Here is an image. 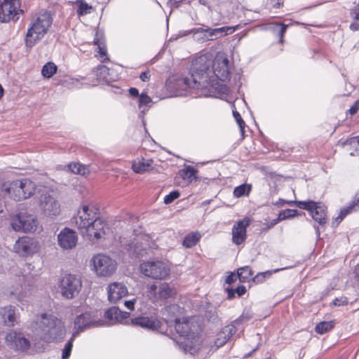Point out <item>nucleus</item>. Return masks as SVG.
Returning <instances> with one entry per match:
<instances>
[{
	"instance_id": "nucleus-1",
	"label": "nucleus",
	"mask_w": 359,
	"mask_h": 359,
	"mask_svg": "<svg viewBox=\"0 0 359 359\" xmlns=\"http://www.w3.org/2000/svg\"><path fill=\"white\" fill-rule=\"evenodd\" d=\"M229 79V61L224 53H218L214 60L210 54H203L192 62L190 76L178 79L177 85L187 91L189 88H206L217 84L218 80Z\"/></svg>"
},
{
	"instance_id": "nucleus-2",
	"label": "nucleus",
	"mask_w": 359,
	"mask_h": 359,
	"mask_svg": "<svg viewBox=\"0 0 359 359\" xmlns=\"http://www.w3.org/2000/svg\"><path fill=\"white\" fill-rule=\"evenodd\" d=\"M53 23V18L48 12L37 14L32 20L27 31L25 44L32 48L47 34Z\"/></svg>"
},
{
	"instance_id": "nucleus-3",
	"label": "nucleus",
	"mask_w": 359,
	"mask_h": 359,
	"mask_svg": "<svg viewBox=\"0 0 359 359\" xmlns=\"http://www.w3.org/2000/svg\"><path fill=\"white\" fill-rule=\"evenodd\" d=\"M36 191V184L30 179L22 178L2 184L1 192L4 197L21 201L30 198Z\"/></svg>"
},
{
	"instance_id": "nucleus-4",
	"label": "nucleus",
	"mask_w": 359,
	"mask_h": 359,
	"mask_svg": "<svg viewBox=\"0 0 359 359\" xmlns=\"http://www.w3.org/2000/svg\"><path fill=\"white\" fill-rule=\"evenodd\" d=\"M40 327L43 332L41 338L46 342L57 340L59 338L63 337L65 334L62 322L51 315L41 314Z\"/></svg>"
},
{
	"instance_id": "nucleus-5",
	"label": "nucleus",
	"mask_w": 359,
	"mask_h": 359,
	"mask_svg": "<svg viewBox=\"0 0 359 359\" xmlns=\"http://www.w3.org/2000/svg\"><path fill=\"white\" fill-rule=\"evenodd\" d=\"M91 270L98 277H109L116 271V261L110 256L98 253L90 260Z\"/></svg>"
},
{
	"instance_id": "nucleus-6",
	"label": "nucleus",
	"mask_w": 359,
	"mask_h": 359,
	"mask_svg": "<svg viewBox=\"0 0 359 359\" xmlns=\"http://www.w3.org/2000/svg\"><path fill=\"white\" fill-rule=\"evenodd\" d=\"M140 270L144 276L155 280L165 279L170 273L168 265L161 260L143 262L140 265Z\"/></svg>"
},
{
	"instance_id": "nucleus-7",
	"label": "nucleus",
	"mask_w": 359,
	"mask_h": 359,
	"mask_svg": "<svg viewBox=\"0 0 359 359\" xmlns=\"http://www.w3.org/2000/svg\"><path fill=\"white\" fill-rule=\"evenodd\" d=\"M62 296L72 299L79 294L82 287V281L79 276L66 273L61 277L58 283Z\"/></svg>"
},
{
	"instance_id": "nucleus-8",
	"label": "nucleus",
	"mask_w": 359,
	"mask_h": 359,
	"mask_svg": "<svg viewBox=\"0 0 359 359\" xmlns=\"http://www.w3.org/2000/svg\"><path fill=\"white\" fill-rule=\"evenodd\" d=\"M295 205L300 209L307 210L311 217L320 225L327 223V207L322 202L311 200L295 201Z\"/></svg>"
},
{
	"instance_id": "nucleus-9",
	"label": "nucleus",
	"mask_w": 359,
	"mask_h": 359,
	"mask_svg": "<svg viewBox=\"0 0 359 359\" xmlns=\"http://www.w3.org/2000/svg\"><path fill=\"white\" fill-rule=\"evenodd\" d=\"M11 224L16 231L34 232L37 229L38 220L34 215L20 212L12 217Z\"/></svg>"
},
{
	"instance_id": "nucleus-10",
	"label": "nucleus",
	"mask_w": 359,
	"mask_h": 359,
	"mask_svg": "<svg viewBox=\"0 0 359 359\" xmlns=\"http://www.w3.org/2000/svg\"><path fill=\"white\" fill-rule=\"evenodd\" d=\"M156 243L149 235L144 234L135 238L128 245V251L132 255L139 257L148 254L151 249L156 248Z\"/></svg>"
},
{
	"instance_id": "nucleus-11",
	"label": "nucleus",
	"mask_w": 359,
	"mask_h": 359,
	"mask_svg": "<svg viewBox=\"0 0 359 359\" xmlns=\"http://www.w3.org/2000/svg\"><path fill=\"white\" fill-rule=\"evenodd\" d=\"M20 6L21 0H4L0 4V22H8L11 20H18L19 14L23 13Z\"/></svg>"
},
{
	"instance_id": "nucleus-12",
	"label": "nucleus",
	"mask_w": 359,
	"mask_h": 359,
	"mask_svg": "<svg viewBox=\"0 0 359 359\" xmlns=\"http://www.w3.org/2000/svg\"><path fill=\"white\" fill-rule=\"evenodd\" d=\"M100 210L93 205H83L78 211V216L75 218L76 224L79 229L89 226L93 222L100 218Z\"/></svg>"
},
{
	"instance_id": "nucleus-13",
	"label": "nucleus",
	"mask_w": 359,
	"mask_h": 359,
	"mask_svg": "<svg viewBox=\"0 0 359 359\" xmlns=\"http://www.w3.org/2000/svg\"><path fill=\"white\" fill-rule=\"evenodd\" d=\"M74 328L76 333L83 332L86 329L103 326V320H97L94 312H85L76 316L74 320Z\"/></svg>"
},
{
	"instance_id": "nucleus-14",
	"label": "nucleus",
	"mask_w": 359,
	"mask_h": 359,
	"mask_svg": "<svg viewBox=\"0 0 359 359\" xmlns=\"http://www.w3.org/2000/svg\"><path fill=\"white\" fill-rule=\"evenodd\" d=\"M147 293L152 302H157L173 297L176 292L168 283H162L158 286L154 283L148 285Z\"/></svg>"
},
{
	"instance_id": "nucleus-15",
	"label": "nucleus",
	"mask_w": 359,
	"mask_h": 359,
	"mask_svg": "<svg viewBox=\"0 0 359 359\" xmlns=\"http://www.w3.org/2000/svg\"><path fill=\"white\" fill-rule=\"evenodd\" d=\"M14 249L21 257L32 256L39 251V243L33 238L22 236L15 241Z\"/></svg>"
},
{
	"instance_id": "nucleus-16",
	"label": "nucleus",
	"mask_w": 359,
	"mask_h": 359,
	"mask_svg": "<svg viewBox=\"0 0 359 359\" xmlns=\"http://www.w3.org/2000/svg\"><path fill=\"white\" fill-rule=\"evenodd\" d=\"M39 207L43 213L48 217H56L60 212V203L48 192H43L41 194Z\"/></svg>"
},
{
	"instance_id": "nucleus-17",
	"label": "nucleus",
	"mask_w": 359,
	"mask_h": 359,
	"mask_svg": "<svg viewBox=\"0 0 359 359\" xmlns=\"http://www.w3.org/2000/svg\"><path fill=\"white\" fill-rule=\"evenodd\" d=\"M179 348L185 353L194 355L197 353L201 346L200 337L197 332H191L190 335L180 337L175 341Z\"/></svg>"
},
{
	"instance_id": "nucleus-18",
	"label": "nucleus",
	"mask_w": 359,
	"mask_h": 359,
	"mask_svg": "<svg viewBox=\"0 0 359 359\" xmlns=\"http://www.w3.org/2000/svg\"><path fill=\"white\" fill-rule=\"evenodd\" d=\"M78 241L77 233L75 231L65 227L57 235V243L63 250H72L76 247Z\"/></svg>"
},
{
	"instance_id": "nucleus-19",
	"label": "nucleus",
	"mask_w": 359,
	"mask_h": 359,
	"mask_svg": "<svg viewBox=\"0 0 359 359\" xmlns=\"http://www.w3.org/2000/svg\"><path fill=\"white\" fill-rule=\"evenodd\" d=\"M107 298L110 303L116 304L128 294L127 287L122 283L114 282L107 287Z\"/></svg>"
},
{
	"instance_id": "nucleus-20",
	"label": "nucleus",
	"mask_w": 359,
	"mask_h": 359,
	"mask_svg": "<svg viewBox=\"0 0 359 359\" xmlns=\"http://www.w3.org/2000/svg\"><path fill=\"white\" fill-rule=\"evenodd\" d=\"M83 230H85L87 236L90 239L94 238L98 240L106 234L108 227L106 222L102 218H99L90 224L89 226L85 227Z\"/></svg>"
},
{
	"instance_id": "nucleus-21",
	"label": "nucleus",
	"mask_w": 359,
	"mask_h": 359,
	"mask_svg": "<svg viewBox=\"0 0 359 359\" xmlns=\"http://www.w3.org/2000/svg\"><path fill=\"white\" fill-rule=\"evenodd\" d=\"M250 220L248 218H244L237 222L232 228V242L236 245H241L246 239V229L250 225Z\"/></svg>"
},
{
	"instance_id": "nucleus-22",
	"label": "nucleus",
	"mask_w": 359,
	"mask_h": 359,
	"mask_svg": "<svg viewBox=\"0 0 359 359\" xmlns=\"http://www.w3.org/2000/svg\"><path fill=\"white\" fill-rule=\"evenodd\" d=\"M6 341L16 350L25 351L30 346L29 341L20 333L10 331L6 335Z\"/></svg>"
},
{
	"instance_id": "nucleus-23",
	"label": "nucleus",
	"mask_w": 359,
	"mask_h": 359,
	"mask_svg": "<svg viewBox=\"0 0 359 359\" xmlns=\"http://www.w3.org/2000/svg\"><path fill=\"white\" fill-rule=\"evenodd\" d=\"M131 323L133 325L151 330H157L161 325L160 320L154 316H137L131 319Z\"/></svg>"
},
{
	"instance_id": "nucleus-24",
	"label": "nucleus",
	"mask_w": 359,
	"mask_h": 359,
	"mask_svg": "<svg viewBox=\"0 0 359 359\" xmlns=\"http://www.w3.org/2000/svg\"><path fill=\"white\" fill-rule=\"evenodd\" d=\"M237 332L236 327L233 324L224 326L216 335L214 346L216 349L223 346Z\"/></svg>"
},
{
	"instance_id": "nucleus-25",
	"label": "nucleus",
	"mask_w": 359,
	"mask_h": 359,
	"mask_svg": "<svg viewBox=\"0 0 359 359\" xmlns=\"http://www.w3.org/2000/svg\"><path fill=\"white\" fill-rule=\"evenodd\" d=\"M240 27V25H237L233 27L225 26L219 28H210L206 26L207 31L205 32L207 33L206 36L208 38V41L216 40L222 36L231 34L236 30L238 29Z\"/></svg>"
},
{
	"instance_id": "nucleus-26",
	"label": "nucleus",
	"mask_w": 359,
	"mask_h": 359,
	"mask_svg": "<svg viewBox=\"0 0 359 359\" xmlns=\"http://www.w3.org/2000/svg\"><path fill=\"white\" fill-rule=\"evenodd\" d=\"M129 316L130 313L122 311L116 306L109 308L104 313V317L109 320L110 325L123 323Z\"/></svg>"
},
{
	"instance_id": "nucleus-27",
	"label": "nucleus",
	"mask_w": 359,
	"mask_h": 359,
	"mask_svg": "<svg viewBox=\"0 0 359 359\" xmlns=\"http://www.w3.org/2000/svg\"><path fill=\"white\" fill-rule=\"evenodd\" d=\"M0 315L4 319L5 325L8 327H13L18 323L19 316L13 306L8 305L0 308Z\"/></svg>"
},
{
	"instance_id": "nucleus-28",
	"label": "nucleus",
	"mask_w": 359,
	"mask_h": 359,
	"mask_svg": "<svg viewBox=\"0 0 359 359\" xmlns=\"http://www.w3.org/2000/svg\"><path fill=\"white\" fill-rule=\"evenodd\" d=\"M153 163L151 158H137L133 161L132 169L135 173L142 174L151 170Z\"/></svg>"
},
{
	"instance_id": "nucleus-29",
	"label": "nucleus",
	"mask_w": 359,
	"mask_h": 359,
	"mask_svg": "<svg viewBox=\"0 0 359 359\" xmlns=\"http://www.w3.org/2000/svg\"><path fill=\"white\" fill-rule=\"evenodd\" d=\"M175 328L176 332L179 334V338L190 335L192 330L191 325L187 319H184L182 322L178 318H174Z\"/></svg>"
},
{
	"instance_id": "nucleus-30",
	"label": "nucleus",
	"mask_w": 359,
	"mask_h": 359,
	"mask_svg": "<svg viewBox=\"0 0 359 359\" xmlns=\"http://www.w3.org/2000/svg\"><path fill=\"white\" fill-rule=\"evenodd\" d=\"M110 69L103 65H98L91 74L92 75L97 77L96 85L99 82H109L112 80V77L110 76Z\"/></svg>"
},
{
	"instance_id": "nucleus-31",
	"label": "nucleus",
	"mask_w": 359,
	"mask_h": 359,
	"mask_svg": "<svg viewBox=\"0 0 359 359\" xmlns=\"http://www.w3.org/2000/svg\"><path fill=\"white\" fill-rule=\"evenodd\" d=\"M357 208H359V194L355 196L353 200L348 206L341 210L339 216L337 217V220L340 222L347 215L355 210Z\"/></svg>"
},
{
	"instance_id": "nucleus-32",
	"label": "nucleus",
	"mask_w": 359,
	"mask_h": 359,
	"mask_svg": "<svg viewBox=\"0 0 359 359\" xmlns=\"http://www.w3.org/2000/svg\"><path fill=\"white\" fill-rule=\"evenodd\" d=\"M206 31V25H203L202 27L191 29L189 32L192 33L193 38L195 41L198 43H204L208 41Z\"/></svg>"
},
{
	"instance_id": "nucleus-33",
	"label": "nucleus",
	"mask_w": 359,
	"mask_h": 359,
	"mask_svg": "<svg viewBox=\"0 0 359 359\" xmlns=\"http://www.w3.org/2000/svg\"><path fill=\"white\" fill-rule=\"evenodd\" d=\"M71 83L74 85L75 87L80 88L83 86H95L96 83H94L93 81L90 80V76H76V77H72L70 79Z\"/></svg>"
},
{
	"instance_id": "nucleus-34",
	"label": "nucleus",
	"mask_w": 359,
	"mask_h": 359,
	"mask_svg": "<svg viewBox=\"0 0 359 359\" xmlns=\"http://www.w3.org/2000/svg\"><path fill=\"white\" fill-rule=\"evenodd\" d=\"M71 83L74 85L75 87L80 88L83 86H95L96 83H94L93 81L90 80V76H76V77H72L70 79Z\"/></svg>"
},
{
	"instance_id": "nucleus-35",
	"label": "nucleus",
	"mask_w": 359,
	"mask_h": 359,
	"mask_svg": "<svg viewBox=\"0 0 359 359\" xmlns=\"http://www.w3.org/2000/svg\"><path fill=\"white\" fill-rule=\"evenodd\" d=\"M200 238V233L192 232L184 237L182 245L185 248H191L196 245V243L199 241Z\"/></svg>"
},
{
	"instance_id": "nucleus-36",
	"label": "nucleus",
	"mask_w": 359,
	"mask_h": 359,
	"mask_svg": "<svg viewBox=\"0 0 359 359\" xmlns=\"http://www.w3.org/2000/svg\"><path fill=\"white\" fill-rule=\"evenodd\" d=\"M252 191V185L249 184H241L233 189V196L236 198L248 196Z\"/></svg>"
},
{
	"instance_id": "nucleus-37",
	"label": "nucleus",
	"mask_w": 359,
	"mask_h": 359,
	"mask_svg": "<svg viewBox=\"0 0 359 359\" xmlns=\"http://www.w3.org/2000/svg\"><path fill=\"white\" fill-rule=\"evenodd\" d=\"M75 4L77 6L76 13L79 16L90 13L93 10L92 6L88 4L84 0H76Z\"/></svg>"
},
{
	"instance_id": "nucleus-38",
	"label": "nucleus",
	"mask_w": 359,
	"mask_h": 359,
	"mask_svg": "<svg viewBox=\"0 0 359 359\" xmlns=\"http://www.w3.org/2000/svg\"><path fill=\"white\" fill-rule=\"evenodd\" d=\"M252 276V271L250 266L241 267L237 271V276L241 282L248 281Z\"/></svg>"
},
{
	"instance_id": "nucleus-39",
	"label": "nucleus",
	"mask_w": 359,
	"mask_h": 359,
	"mask_svg": "<svg viewBox=\"0 0 359 359\" xmlns=\"http://www.w3.org/2000/svg\"><path fill=\"white\" fill-rule=\"evenodd\" d=\"M57 69V66L53 62H48L43 66L41 74L43 77L50 79L56 73Z\"/></svg>"
},
{
	"instance_id": "nucleus-40",
	"label": "nucleus",
	"mask_w": 359,
	"mask_h": 359,
	"mask_svg": "<svg viewBox=\"0 0 359 359\" xmlns=\"http://www.w3.org/2000/svg\"><path fill=\"white\" fill-rule=\"evenodd\" d=\"M67 167L69 171L74 174L84 175L87 171V168L80 163L72 162L68 164Z\"/></svg>"
},
{
	"instance_id": "nucleus-41",
	"label": "nucleus",
	"mask_w": 359,
	"mask_h": 359,
	"mask_svg": "<svg viewBox=\"0 0 359 359\" xmlns=\"http://www.w3.org/2000/svg\"><path fill=\"white\" fill-rule=\"evenodd\" d=\"M333 327V321H323L316 325L315 330L317 333L323 334L330 331Z\"/></svg>"
},
{
	"instance_id": "nucleus-42",
	"label": "nucleus",
	"mask_w": 359,
	"mask_h": 359,
	"mask_svg": "<svg viewBox=\"0 0 359 359\" xmlns=\"http://www.w3.org/2000/svg\"><path fill=\"white\" fill-rule=\"evenodd\" d=\"M274 27L273 28L274 32H278V36L280 39V43L283 42V37L285 35V33L287 30V28L288 27V25H285L281 22H276L273 24Z\"/></svg>"
},
{
	"instance_id": "nucleus-43",
	"label": "nucleus",
	"mask_w": 359,
	"mask_h": 359,
	"mask_svg": "<svg viewBox=\"0 0 359 359\" xmlns=\"http://www.w3.org/2000/svg\"><path fill=\"white\" fill-rule=\"evenodd\" d=\"M299 215V212L297 210L286 209L279 212L278 216L281 221L287 219H290Z\"/></svg>"
},
{
	"instance_id": "nucleus-44",
	"label": "nucleus",
	"mask_w": 359,
	"mask_h": 359,
	"mask_svg": "<svg viewBox=\"0 0 359 359\" xmlns=\"http://www.w3.org/2000/svg\"><path fill=\"white\" fill-rule=\"evenodd\" d=\"M196 173V170L194 168L189 166L185 169H183L180 171V175L183 179H187L188 180H192L194 177Z\"/></svg>"
},
{
	"instance_id": "nucleus-45",
	"label": "nucleus",
	"mask_w": 359,
	"mask_h": 359,
	"mask_svg": "<svg viewBox=\"0 0 359 359\" xmlns=\"http://www.w3.org/2000/svg\"><path fill=\"white\" fill-rule=\"evenodd\" d=\"M151 102V99L147 94L141 93L139 96V108L142 109V111L146 109L147 106Z\"/></svg>"
},
{
	"instance_id": "nucleus-46",
	"label": "nucleus",
	"mask_w": 359,
	"mask_h": 359,
	"mask_svg": "<svg viewBox=\"0 0 359 359\" xmlns=\"http://www.w3.org/2000/svg\"><path fill=\"white\" fill-rule=\"evenodd\" d=\"M228 292V298L231 299L234 297V294L237 293L239 297L243 295L246 292V287L244 285H239L235 290L226 289Z\"/></svg>"
},
{
	"instance_id": "nucleus-47",
	"label": "nucleus",
	"mask_w": 359,
	"mask_h": 359,
	"mask_svg": "<svg viewBox=\"0 0 359 359\" xmlns=\"http://www.w3.org/2000/svg\"><path fill=\"white\" fill-rule=\"evenodd\" d=\"M283 269H276L273 271H266L264 272L258 273L254 278L253 281L256 283H263L266 278H264V274H273V273H276Z\"/></svg>"
},
{
	"instance_id": "nucleus-48",
	"label": "nucleus",
	"mask_w": 359,
	"mask_h": 359,
	"mask_svg": "<svg viewBox=\"0 0 359 359\" xmlns=\"http://www.w3.org/2000/svg\"><path fill=\"white\" fill-rule=\"evenodd\" d=\"M180 196V193L178 190H175L171 192H170L168 195L165 196L163 202L165 204H170L172 203L175 199L178 198Z\"/></svg>"
},
{
	"instance_id": "nucleus-49",
	"label": "nucleus",
	"mask_w": 359,
	"mask_h": 359,
	"mask_svg": "<svg viewBox=\"0 0 359 359\" xmlns=\"http://www.w3.org/2000/svg\"><path fill=\"white\" fill-rule=\"evenodd\" d=\"M72 347H73V338L70 339L67 341L65 348L62 350V357L63 359H66L70 356Z\"/></svg>"
},
{
	"instance_id": "nucleus-50",
	"label": "nucleus",
	"mask_w": 359,
	"mask_h": 359,
	"mask_svg": "<svg viewBox=\"0 0 359 359\" xmlns=\"http://www.w3.org/2000/svg\"><path fill=\"white\" fill-rule=\"evenodd\" d=\"M233 115L240 128L241 134L243 135L244 132H245L244 129H245V123L244 121L243 120L241 114L237 111H233Z\"/></svg>"
},
{
	"instance_id": "nucleus-51",
	"label": "nucleus",
	"mask_w": 359,
	"mask_h": 359,
	"mask_svg": "<svg viewBox=\"0 0 359 359\" xmlns=\"http://www.w3.org/2000/svg\"><path fill=\"white\" fill-rule=\"evenodd\" d=\"M205 317L209 321L216 322L219 319V316L216 309H210L206 311Z\"/></svg>"
},
{
	"instance_id": "nucleus-52",
	"label": "nucleus",
	"mask_w": 359,
	"mask_h": 359,
	"mask_svg": "<svg viewBox=\"0 0 359 359\" xmlns=\"http://www.w3.org/2000/svg\"><path fill=\"white\" fill-rule=\"evenodd\" d=\"M100 58L102 62H105L109 60V58L107 57V49L104 43L99 45L98 46Z\"/></svg>"
},
{
	"instance_id": "nucleus-53",
	"label": "nucleus",
	"mask_w": 359,
	"mask_h": 359,
	"mask_svg": "<svg viewBox=\"0 0 359 359\" xmlns=\"http://www.w3.org/2000/svg\"><path fill=\"white\" fill-rule=\"evenodd\" d=\"M348 304V299L346 297L335 298L333 300V304L337 306L346 305Z\"/></svg>"
},
{
	"instance_id": "nucleus-54",
	"label": "nucleus",
	"mask_w": 359,
	"mask_h": 359,
	"mask_svg": "<svg viewBox=\"0 0 359 359\" xmlns=\"http://www.w3.org/2000/svg\"><path fill=\"white\" fill-rule=\"evenodd\" d=\"M179 306L175 304L170 305L165 309L163 315L167 316L170 313H175V311H178Z\"/></svg>"
},
{
	"instance_id": "nucleus-55",
	"label": "nucleus",
	"mask_w": 359,
	"mask_h": 359,
	"mask_svg": "<svg viewBox=\"0 0 359 359\" xmlns=\"http://www.w3.org/2000/svg\"><path fill=\"white\" fill-rule=\"evenodd\" d=\"M185 0H168V4L170 8H178Z\"/></svg>"
},
{
	"instance_id": "nucleus-56",
	"label": "nucleus",
	"mask_w": 359,
	"mask_h": 359,
	"mask_svg": "<svg viewBox=\"0 0 359 359\" xmlns=\"http://www.w3.org/2000/svg\"><path fill=\"white\" fill-rule=\"evenodd\" d=\"M135 302H136V299L134 298L130 300L125 301L124 305L128 309H129L130 311H133Z\"/></svg>"
},
{
	"instance_id": "nucleus-57",
	"label": "nucleus",
	"mask_w": 359,
	"mask_h": 359,
	"mask_svg": "<svg viewBox=\"0 0 359 359\" xmlns=\"http://www.w3.org/2000/svg\"><path fill=\"white\" fill-rule=\"evenodd\" d=\"M351 16L356 21H359V11L357 8H353L350 11Z\"/></svg>"
},
{
	"instance_id": "nucleus-58",
	"label": "nucleus",
	"mask_w": 359,
	"mask_h": 359,
	"mask_svg": "<svg viewBox=\"0 0 359 359\" xmlns=\"http://www.w3.org/2000/svg\"><path fill=\"white\" fill-rule=\"evenodd\" d=\"M150 77L151 74L149 70L141 73L140 75V79L144 82L148 81L150 79Z\"/></svg>"
},
{
	"instance_id": "nucleus-59",
	"label": "nucleus",
	"mask_w": 359,
	"mask_h": 359,
	"mask_svg": "<svg viewBox=\"0 0 359 359\" xmlns=\"http://www.w3.org/2000/svg\"><path fill=\"white\" fill-rule=\"evenodd\" d=\"M359 110V101H356L349 109L351 115L355 114Z\"/></svg>"
},
{
	"instance_id": "nucleus-60",
	"label": "nucleus",
	"mask_w": 359,
	"mask_h": 359,
	"mask_svg": "<svg viewBox=\"0 0 359 359\" xmlns=\"http://www.w3.org/2000/svg\"><path fill=\"white\" fill-rule=\"evenodd\" d=\"M270 4L275 8H279L283 5V0H270Z\"/></svg>"
},
{
	"instance_id": "nucleus-61",
	"label": "nucleus",
	"mask_w": 359,
	"mask_h": 359,
	"mask_svg": "<svg viewBox=\"0 0 359 359\" xmlns=\"http://www.w3.org/2000/svg\"><path fill=\"white\" fill-rule=\"evenodd\" d=\"M238 276L237 275H235L233 273H231L226 278V283L228 284H231L232 283L235 282L237 279Z\"/></svg>"
},
{
	"instance_id": "nucleus-62",
	"label": "nucleus",
	"mask_w": 359,
	"mask_h": 359,
	"mask_svg": "<svg viewBox=\"0 0 359 359\" xmlns=\"http://www.w3.org/2000/svg\"><path fill=\"white\" fill-rule=\"evenodd\" d=\"M291 204V203H294L295 204V201H287L284 199H281L280 198L276 203L275 205H277V206H283L285 204Z\"/></svg>"
},
{
	"instance_id": "nucleus-63",
	"label": "nucleus",
	"mask_w": 359,
	"mask_h": 359,
	"mask_svg": "<svg viewBox=\"0 0 359 359\" xmlns=\"http://www.w3.org/2000/svg\"><path fill=\"white\" fill-rule=\"evenodd\" d=\"M349 28L353 32L358 31L359 30V23L357 22H353L350 24Z\"/></svg>"
},
{
	"instance_id": "nucleus-64",
	"label": "nucleus",
	"mask_w": 359,
	"mask_h": 359,
	"mask_svg": "<svg viewBox=\"0 0 359 359\" xmlns=\"http://www.w3.org/2000/svg\"><path fill=\"white\" fill-rule=\"evenodd\" d=\"M129 93L133 97H139V90L136 88H130Z\"/></svg>"
}]
</instances>
